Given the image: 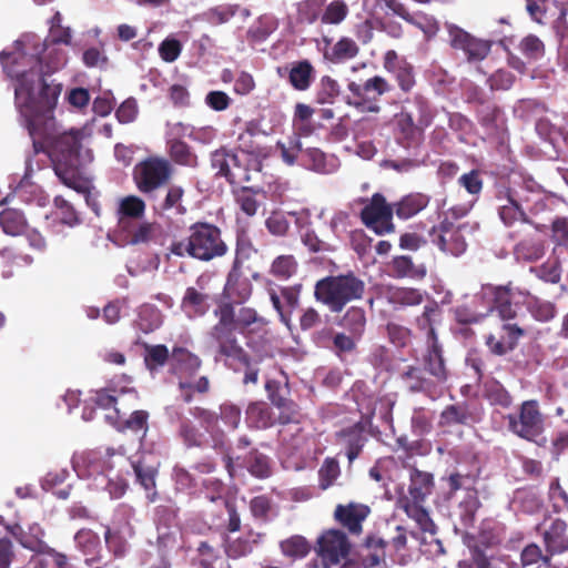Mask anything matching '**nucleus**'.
Listing matches in <instances>:
<instances>
[{
  "instance_id": "obj_11",
  "label": "nucleus",
  "mask_w": 568,
  "mask_h": 568,
  "mask_svg": "<svg viewBox=\"0 0 568 568\" xmlns=\"http://www.w3.org/2000/svg\"><path fill=\"white\" fill-rule=\"evenodd\" d=\"M409 498L400 499L402 507L409 517L418 521L424 530H427V525L430 524V519L419 504L432 493L433 476L429 473L412 469L409 471Z\"/></svg>"
},
{
  "instance_id": "obj_55",
  "label": "nucleus",
  "mask_w": 568,
  "mask_h": 568,
  "mask_svg": "<svg viewBox=\"0 0 568 568\" xmlns=\"http://www.w3.org/2000/svg\"><path fill=\"white\" fill-rule=\"evenodd\" d=\"M34 568H73L69 564L65 555L48 549L43 555H39Z\"/></svg>"
},
{
  "instance_id": "obj_9",
  "label": "nucleus",
  "mask_w": 568,
  "mask_h": 568,
  "mask_svg": "<svg viewBox=\"0 0 568 568\" xmlns=\"http://www.w3.org/2000/svg\"><path fill=\"white\" fill-rule=\"evenodd\" d=\"M392 89V84L382 75H374L362 83L349 81L347 104L362 113H378L381 97L390 92Z\"/></svg>"
},
{
  "instance_id": "obj_43",
  "label": "nucleus",
  "mask_w": 568,
  "mask_h": 568,
  "mask_svg": "<svg viewBox=\"0 0 568 568\" xmlns=\"http://www.w3.org/2000/svg\"><path fill=\"white\" fill-rule=\"evenodd\" d=\"M342 326L355 337H362L366 326L365 311L361 307H351L342 320Z\"/></svg>"
},
{
  "instance_id": "obj_49",
  "label": "nucleus",
  "mask_w": 568,
  "mask_h": 568,
  "mask_svg": "<svg viewBox=\"0 0 568 568\" xmlns=\"http://www.w3.org/2000/svg\"><path fill=\"white\" fill-rule=\"evenodd\" d=\"M347 14V4L343 0H334L325 7L321 20L325 24H339Z\"/></svg>"
},
{
  "instance_id": "obj_34",
  "label": "nucleus",
  "mask_w": 568,
  "mask_h": 568,
  "mask_svg": "<svg viewBox=\"0 0 568 568\" xmlns=\"http://www.w3.org/2000/svg\"><path fill=\"white\" fill-rule=\"evenodd\" d=\"M429 203V196L423 193H410L405 195L395 204L396 215L407 220L424 210Z\"/></svg>"
},
{
  "instance_id": "obj_62",
  "label": "nucleus",
  "mask_w": 568,
  "mask_h": 568,
  "mask_svg": "<svg viewBox=\"0 0 568 568\" xmlns=\"http://www.w3.org/2000/svg\"><path fill=\"white\" fill-rule=\"evenodd\" d=\"M247 420L258 428H265L271 424L268 408L261 403H252L246 409Z\"/></svg>"
},
{
  "instance_id": "obj_60",
  "label": "nucleus",
  "mask_w": 568,
  "mask_h": 568,
  "mask_svg": "<svg viewBox=\"0 0 568 568\" xmlns=\"http://www.w3.org/2000/svg\"><path fill=\"white\" fill-rule=\"evenodd\" d=\"M81 60H82V63L87 68H90V69H92V68L104 69L108 64V57L105 54L103 45L87 48L82 52Z\"/></svg>"
},
{
  "instance_id": "obj_18",
  "label": "nucleus",
  "mask_w": 568,
  "mask_h": 568,
  "mask_svg": "<svg viewBox=\"0 0 568 568\" xmlns=\"http://www.w3.org/2000/svg\"><path fill=\"white\" fill-rule=\"evenodd\" d=\"M362 220L376 234H385L393 231V209L386 204L383 195L374 194L371 202L362 210Z\"/></svg>"
},
{
  "instance_id": "obj_51",
  "label": "nucleus",
  "mask_w": 568,
  "mask_h": 568,
  "mask_svg": "<svg viewBox=\"0 0 568 568\" xmlns=\"http://www.w3.org/2000/svg\"><path fill=\"white\" fill-rule=\"evenodd\" d=\"M276 149L280 152L281 159L287 165H294L296 163L298 154L303 152L302 143L298 138H290L287 141H280L276 144Z\"/></svg>"
},
{
  "instance_id": "obj_25",
  "label": "nucleus",
  "mask_w": 568,
  "mask_h": 568,
  "mask_svg": "<svg viewBox=\"0 0 568 568\" xmlns=\"http://www.w3.org/2000/svg\"><path fill=\"white\" fill-rule=\"evenodd\" d=\"M8 530L24 548L37 551L40 555L50 549L42 540L44 531L38 524L30 525L28 531H24L19 524L8 527Z\"/></svg>"
},
{
  "instance_id": "obj_2",
  "label": "nucleus",
  "mask_w": 568,
  "mask_h": 568,
  "mask_svg": "<svg viewBox=\"0 0 568 568\" xmlns=\"http://www.w3.org/2000/svg\"><path fill=\"white\" fill-rule=\"evenodd\" d=\"M128 458L113 449L77 453L72 467L79 478L88 481L93 490L105 491L110 498H121L128 488L124 468Z\"/></svg>"
},
{
  "instance_id": "obj_50",
  "label": "nucleus",
  "mask_w": 568,
  "mask_h": 568,
  "mask_svg": "<svg viewBox=\"0 0 568 568\" xmlns=\"http://www.w3.org/2000/svg\"><path fill=\"white\" fill-rule=\"evenodd\" d=\"M310 548L308 541L302 536H293L281 542L283 554L292 558L305 557Z\"/></svg>"
},
{
  "instance_id": "obj_56",
  "label": "nucleus",
  "mask_w": 568,
  "mask_h": 568,
  "mask_svg": "<svg viewBox=\"0 0 568 568\" xmlns=\"http://www.w3.org/2000/svg\"><path fill=\"white\" fill-rule=\"evenodd\" d=\"M296 213H288L287 215L283 212H272L266 219L265 225L268 232L275 236H283L286 234L290 227L288 216H296Z\"/></svg>"
},
{
  "instance_id": "obj_38",
  "label": "nucleus",
  "mask_w": 568,
  "mask_h": 568,
  "mask_svg": "<svg viewBox=\"0 0 568 568\" xmlns=\"http://www.w3.org/2000/svg\"><path fill=\"white\" fill-rule=\"evenodd\" d=\"M0 225L3 232L11 236L22 234L27 230L23 213L17 209H4L0 212Z\"/></svg>"
},
{
  "instance_id": "obj_16",
  "label": "nucleus",
  "mask_w": 568,
  "mask_h": 568,
  "mask_svg": "<svg viewBox=\"0 0 568 568\" xmlns=\"http://www.w3.org/2000/svg\"><path fill=\"white\" fill-rule=\"evenodd\" d=\"M351 548V541L345 532L329 529L318 537L316 552L322 559L324 568H331L345 560Z\"/></svg>"
},
{
  "instance_id": "obj_32",
  "label": "nucleus",
  "mask_w": 568,
  "mask_h": 568,
  "mask_svg": "<svg viewBox=\"0 0 568 568\" xmlns=\"http://www.w3.org/2000/svg\"><path fill=\"white\" fill-rule=\"evenodd\" d=\"M120 407V422L118 425H113L118 429H130L134 433H142V436H145L148 430V419L149 413L146 410H134L128 418H124L126 412L134 406H130L126 402L124 406L118 405Z\"/></svg>"
},
{
  "instance_id": "obj_44",
  "label": "nucleus",
  "mask_w": 568,
  "mask_h": 568,
  "mask_svg": "<svg viewBox=\"0 0 568 568\" xmlns=\"http://www.w3.org/2000/svg\"><path fill=\"white\" fill-rule=\"evenodd\" d=\"M342 437L344 439L347 459L349 463H353L365 445L366 437L358 428L343 432Z\"/></svg>"
},
{
  "instance_id": "obj_36",
  "label": "nucleus",
  "mask_w": 568,
  "mask_h": 568,
  "mask_svg": "<svg viewBox=\"0 0 568 568\" xmlns=\"http://www.w3.org/2000/svg\"><path fill=\"white\" fill-rule=\"evenodd\" d=\"M290 83L298 91H305L314 80V69L307 60L292 64L288 74Z\"/></svg>"
},
{
  "instance_id": "obj_7",
  "label": "nucleus",
  "mask_w": 568,
  "mask_h": 568,
  "mask_svg": "<svg viewBox=\"0 0 568 568\" xmlns=\"http://www.w3.org/2000/svg\"><path fill=\"white\" fill-rule=\"evenodd\" d=\"M130 406H136L139 402V395L133 388H121V389H100L90 393V396L83 402L82 419L90 422L94 418L93 405L100 409L108 410L104 418L111 425H118L120 422V407L124 406L125 403Z\"/></svg>"
},
{
  "instance_id": "obj_14",
  "label": "nucleus",
  "mask_w": 568,
  "mask_h": 568,
  "mask_svg": "<svg viewBox=\"0 0 568 568\" xmlns=\"http://www.w3.org/2000/svg\"><path fill=\"white\" fill-rule=\"evenodd\" d=\"M387 528L390 532L394 531L389 537L369 535L363 544V560L372 568H376L384 560L387 546H392L395 550H400L406 545V529L403 526L395 525L392 527L388 525Z\"/></svg>"
},
{
  "instance_id": "obj_40",
  "label": "nucleus",
  "mask_w": 568,
  "mask_h": 568,
  "mask_svg": "<svg viewBox=\"0 0 568 568\" xmlns=\"http://www.w3.org/2000/svg\"><path fill=\"white\" fill-rule=\"evenodd\" d=\"M163 322L161 312L151 304H144L139 308L136 326L144 333L153 332Z\"/></svg>"
},
{
  "instance_id": "obj_13",
  "label": "nucleus",
  "mask_w": 568,
  "mask_h": 568,
  "mask_svg": "<svg viewBox=\"0 0 568 568\" xmlns=\"http://www.w3.org/2000/svg\"><path fill=\"white\" fill-rule=\"evenodd\" d=\"M171 174L172 170L169 161L160 158H149L135 165L133 179L141 192L149 193L165 184Z\"/></svg>"
},
{
  "instance_id": "obj_35",
  "label": "nucleus",
  "mask_w": 568,
  "mask_h": 568,
  "mask_svg": "<svg viewBox=\"0 0 568 568\" xmlns=\"http://www.w3.org/2000/svg\"><path fill=\"white\" fill-rule=\"evenodd\" d=\"M515 294L519 298V303L526 304L528 311L537 321L547 322L554 317L555 310L550 302L541 301L528 293L515 292Z\"/></svg>"
},
{
  "instance_id": "obj_1",
  "label": "nucleus",
  "mask_w": 568,
  "mask_h": 568,
  "mask_svg": "<svg viewBox=\"0 0 568 568\" xmlns=\"http://www.w3.org/2000/svg\"><path fill=\"white\" fill-rule=\"evenodd\" d=\"M71 41L69 27L49 29L47 38L27 32L1 52L0 61L14 88L20 122L28 130L36 151L45 150L61 182L83 194L94 213L100 215L99 205L91 200L93 185L87 171L93 154L83 144L84 136L91 135V131L87 128L61 131L53 116L60 88L45 79V74L67 65L69 55L62 44L71 45Z\"/></svg>"
},
{
  "instance_id": "obj_41",
  "label": "nucleus",
  "mask_w": 568,
  "mask_h": 568,
  "mask_svg": "<svg viewBox=\"0 0 568 568\" xmlns=\"http://www.w3.org/2000/svg\"><path fill=\"white\" fill-rule=\"evenodd\" d=\"M211 163L212 168L216 170V174L226 179L232 176V168L239 165L237 156L226 149L214 151L211 155Z\"/></svg>"
},
{
  "instance_id": "obj_48",
  "label": "nucleus",
  "mask_w": 568,
  "mask_h": 568,
  "mask_svg": "<svg viewBox=\"0 0 568 568\" xmlns=\"http://www.w3.org/2000/svg\"><path fill=\"white\" fill-rule=\"evenodd\" d=\"M170 154L179 164L192 168L197 165V156L191 152L186 143L180 140H173L171 142Z\"/></svg>"
},
{
  "instance_id": "obj_12",
  "label": "nucleus",
  "mask_w": 568,
  "mask_h": 568,
  "mask_svg": "<svg viewBox=\"0 0 568 568\" xmlns=\"http://www.w3.org/2000/svg\"><path fill=\"white\" fill-rule=\"evenodd\" d=\"M506 418L508 429L526 440L534 442L544 433L545 419L537 400H525L518 414H509Z\"/></svg>"
},
{
  "instance_id": "obj_8",
  "label": "nucleus",
  "mask_w": 568,
  "mask_h": 568,
  "mask_svg": "<svg viewBox=\"0 0 568 568\" xmlns=\"http://www.w3.org/2000/svg\"><path fill=\"white\" fill-rule=\"evenodd\" d=\"M171 362L185 402L191 400L194 392L205 393L209 389V379L205 376L195 378L201 366V359L196 355L176 347L172 352Z\"/></svg>"
},
{
  "instance_id": "obj_28",
  "label": "nucleus",
  "mask_w": 568,
  "mask_h": 568,
  "mask_svg": "<svg viewBox=\"0 0 568 568\" xmlns=\"http://www.w3.org/2000/svg\"><path fill=\"white\" fill-rule=\"evenodd\" d=\"M301 163L306 169L321 174H329L337 169L336 159L332 155H326L316 148L304 150L301 155Z\"/></svg>"
},
{
  "instance_id": "obj_46",
  "label": "nucleus",
  "mask_w": 568,
  "mask_h": 568,
  "mask_svg": "<svg viewBox=\"0 0 568 568\" xmlns=\"http://www.w3.org/2000/svg\"><path fill=\"white\" fill-rule=\"evenodd\" d=\"M469 420V413L465 405H449L440 414V426L465 425Z\"/></svg>"
},
{
  "instance_id": "obj_3",
  "label": "nucleus",
  "mask_w": 568,
  "mask_h": 568,
  "mask_svg": "<svg viewBox=\"0 0 568 568\" xmlns=\"http://www.w3.org/2000/svg\"><path fill=\"white\" fill-rule=\"evenodd\" d=\"M217 324L210 332L211 347L216 351V359L226 357V361L237 359L244 362L246 353L237 343L234 332L252 333L266 325L264 317L247 306L235 307L231 303L222 304L216 311Z\"/></svg>"
},
{
  "instance_id": "obj_21",
  "label": "nucleus",
  "mask_w": 568,
  "mask_h": 568,
  "mask_svg": "<svg viewBox=\"0 0 568 568\" xmlns=\"http://www.w3.org/2000/svg\"><path fill=\"white\" fill-rule=\"evenodd\" d=\"M371 509L364 504L349 503L337 505L334 511L335 519L352 534L362 532V524L369 515Z\"/></svg>"
},
{
  "instance_id": "obj_47",
  "label": "nucleus",
  "mask_w": 568,
  "mask_h": 568,
  "mask_svg": "<svg viewBox=\"0 0 568 568\" xmlns=\"http://www.w3.org/2000/svg\"><path fill=\"white\" fill-rule=\"evenodd\" d=\"M358 53V47L354 40L349 38L339 39L329 53V60L333 62H343L353 59Z\"/></svg>"
},
{
  "instance_id": "obj_58",
  "label": "nucleus",
  "mask_w": 568,
  "mask_h": 568,
  "mask_svg": "<svg viewBox=\"0 0 568 568\" xmlns=\"http://www.w3.org/2000/svg\"><path fill=\"white\" fill-rule=\"evenodd\" d=\"M235 200L241 211L247 216L256 214L260 203L256 199V193L253 190L248 187L239 190L235 194Z\"/></svg>"
},
{
  "instance_id": "obj_42",
  "label": "nucleus",
  "mask_w": 568,
  "mask_h": 568,
  "mask_svg": "<svg viewBox=\"0 0 568 568\" xmlns=\"http://www.w3.org/2000/svg\"><path fill=\"white\" fill-rule=\"evenodd\" d=\"M173 131L176 134L189 136L203 144L211 143L216 136V131L212 126L194 128L183 123H175L173 125Z\"/></svg>"
},
{
  "instance_id": "obj_10",
  "label": "nucleus",
  "mask_w": 568,
  "mask_h": 568,
  "mask_svg": "<svg viewBox=\"0 0 568 568\" xmlns=\"http://www.w3.org/2000/svg\"><path fill=\"white\" fill-rule=\"evenodd\" d=\"M476 310H484L485 317L494 310L498 311L503 320H511L516 316V310L513 304L518 305L515 291L506 286L483 285L470 301Z\"/></svg>"
},
{
  "instance_id": "obj_53",
  "label": "nucleus",
  "mask_w": 568,
  "mask_h": 568,
  "mask_svg": "<svg viewBox=\"0 0 568 568\" xmlns=\"http://www.w3.org/2000/svg\"><path fill=\"white\" fill-rule=\"evenodd\" d=\"M247 470L257 478H266L271 474V465L268 457L254 450L247 459Z\"/></svg>"
},
{
  "instance_id": "obj_20",
  "label": "nucleus",
  "mask_w": 568,
  "mask_h": 568,
  "mask_svg": "<svg viewBox=\"0 0 568 568\" xmlns=\"http://www.w3.org/2000/svg\"><path fill=\"white\" fill-rule=\"evenodd\" d=\"M301 285L285 286L277 293L270 290V300L277 312L281 322L291 328L292 313L298 307L300 304Z\"/></svg>"
},
{
  "instance_id": "obj_57",
  "label": "nucleus",
  "mask_w": 568,
  "mask_h": 568,
  "mask_svg": "<svg viewBox=\"0 0 568 568\" xmlns=\"http://www.w3.org/2000/svg\"><path fill=\"white\" fill-rule=\"evenodd\" d=\"M169 358V349L164 345H146L144 362L149 369L153 371L163 366Z\"/></svg>"
},
{
  "instance_id": "obj_59",
  "label": "nucleus",
  "mask_w": 568,
  "mask_h": 568,
  "mask_svg": "<svg viewBox=\"0 0 568 568\" xmlns=\"http://www.w3.org/2000/svg\"><path fill=\"white\" fill-rule=\"evenodd\" d=\"M326 0H303L297 4L298 16L308 23L315 22L323 11Z\"/></svg>"
},
{
  "instance_id": "obj_63",
  "label": "nucleus",
  "mask_w": 568,
  "mask_h": 568,
  "mask_svg": "<svg viewBox=\"0 0 568 568\" xmlns=\"http://www.w3.org/2000/svg\"><path fill=\"white\" fill-rule=\"evenodd\" d=\"M393 266L395 273L400 277H423L426 274V270L424 267H415L412 258L408 256L396 257L393 262Z\"/></svg>"
},
{
  "instance_id": "obj_33",
  "label": "nucleus",
  "mask_w": 568,
  "mask_h": 568,
  "mask_svg": "<svg viewBox=\"0 0 568 568\" xmlns=\"http://www.w3.org/2000/svg\"><path fill=\"white\" fill-rule=\"evenodd\" d=\"M567 525L564 520L556 519L544 532V541L549 552H562L568 550V537L565 535Z\"/></svg>"
},
{
  "instance_id": "obj_30",
  "label": "nucleus",
  "mask_w": 568,
  "mask_h": 568,
  "mask_svg": "<svg viewBox=\"0 0 568 568\" xmlns=\"http://www.w3.org/2000/svg\"><path fill=\"white\" fill-rule=\"evenodd\" d=\"M426 293L413 287H389L386 298L395 307L416 306L424 302Z\"/></svg>"
},
{
  "instance_id": "obj_17",
  "label": "nucleus",
  "mask_w": 568,
  "mask_h": 568,
  "mask_svg": "<svg viewBox=\"0 0 568 568\" xmlns=\"http://www.w3.org/2000/svg\"><path fill=\"white\" fill-rule=\"evenodd\" d=\"M445 27L449 36L450 45L456 50H462L468 61H480L489 53L490 43L488 41L474 38L453 23H446Z\"/></svg>"
},
{
  "instance_id": "obj_6",
  "label": "nucleus",
  "mask_w": 568,
  "mask_h": 568,
  "mask_svg": "<svg viewBox=\"0 0 568 568\" xmlns=\"http://www.w3.org/2000/svg\"><path fill=\"white\" fill-rule=\"evenodd\" d=\"M364 290L365 283L348 273L320 280L315 285L314 296L331 312L339 313L347 303L362 298Z\"/></svg>"
},
{
  "instance_id": "obj_31",
  "label": "nucleus",
  "mask_w": 568,
  "mask_h": 568,
  "mask_svg": "<svg viewBox=\"0 0 568 568\" xmlns=\"http://www.w3.org/2000/svg\"><path fill=\"white\" fill-rule=\"evenodd\" d=\"M181 310L189 318L202 316L209 310V297L194 287H187L181 302Z\"/></svg>"
},
{
  "instance_id": "obj_39",
  "label": "nucleus",
  "mask_w": 568,
  "mask_h": 568,
  "mask_svg": "<svg viewBox=\"0 0 568 568\" xmlns=\"http://www.w3.org/2000/svg\"><path fill=\"white\" fill-rule=\"evenodd\" d=\"M261 534L250 532L245 537L227 539L225 551L231 558L244 557L253 551L254 546L260 541Z\"/></svg>"
},
{
  "instance_id": "obj_45",
  "label": "nucleus",
  "mask_w": 568,
  "mask_h": 568,
  "mask_svg": "<svg viewBox=\"0 0 568 568\" xmlns=\"http://www.w3.org/2000/svg\"><path fill=\"white\" fill-rule=\"evenodd\" d=\"M297 271V262L293 255H280L271 265V274L278 280L286 281Z\"/></svg>"
},
{
  "instance_id": "obj_27",
  "label": "nucleus",
  "mask_w": 568,
  "mask_h": 568,
  "mask_svg": "<svg viewBox=\"0 0 568 568\" xmlns=\"http://www.w3.org/2000/svg\"><path fill=\"white\" fill-rule=\"evenodd\" d=\"M393 10L402 19L418 28L426 39L434 38L439 31V23L433 16L423 12L410 13L402 4H396Z\"/></svg>"
},
{
  "instance_id": "obj_61",
  "label": "nucleus",
  "mask_w": 568,
  "mask_h": 568,
  "mask_svg": "<svg viewBox=\"0 0 568 568\" xmlns=\"http://www.w3.org/2000/svg\"><path fill=\"white\" fill-rule=\"evenodd\" d=\"M519 49L521 53L530 60H538L545 53L542 41L534 34L525 37L519 43Z\"/></svg>"
},
{
  "instance_id": "obj_24",
  "label": "nucleus",
  "mask_w": 568,
  "mask_h": 568,
  "mask_svg": "<svg viewBox=\"0 0 568 568\" xmlns=\"http://www.w3.org/2000/svg\"><path fill=\"white\" fill-rule=\"evenodd\" d=\"M74 546L84 557L88 566L97 564L101 559V540L98 534L91 529H80L74 535Z\"/></svg>"
},
{
  "instance_id": "obj_22",
  "label": "nucleus",
  "mask_w": 568,
  "mask_h": 568,
  "mask_svg": "<svg viewBox=\"0 0 568 568\" xmlns=\"http://www.w3.org/2000/svg\"><path fill=\"white\" fill-rule=\"evenodd\" d=\"M402 379L406 388L412 393H425L432 399H435L443 393L440 384L435 379H428L424 372L418 367H408L402 374Z\"/></svg>"
},
{
  "instance_id": "obj_26",
  "label": "nucleus",
  "mask_w": 568,
  "mask_h": 568,
  "mask_svg": "<svg viewBox=\"0 0 568 568\" xmlns=\"http://www.w3.org/2000/svg\"><path fill=\"white\" fill-rule=\"evenodd\" d=\"M237 260L234 261L233 270L227 276L224 286V295L232 303L241 304L248 300L252 294V284L246 277H241L236 272Z\"/></svg>"
},
{
  "instance_id": "obj_64",
  "label": "nucleus",
  "mask_w": 568,
  "mask_h": 568,
  "mask_svg": "<svg viewBox=\"0 0 568 568\" xmlns=\"http://www.w3.org/2000/svg\"><path fill=\"white\" fill-rule=\"evenodd\" d=\"M454 313L457 322L462 324L478 323L485 317V311L476 310L471 302L457 306Z\"/></svg>"
},
{
  "instance_id": "obj_37",
  "label": "nucleus",
  "mask_w": 568,
  "mask_h": 568,
  "mask_svg": "<svg viewBox=\"0 0 568 568\" xmlns=\"http://www.w3.org/2000/svg\"><path fill=\"white\" fill-rule=\"evenodd\" d=\"M155 227L152 223L142 220L132 224L130 231H121L118 235L124 244L136 245L149 242L152 239Z\"/></svg>"
},
{
  "instance_id": "obj_4",
  "label": "nucleus",
  "mask_w": 568,
  "mask_h": 568,
  "mask_svg": "<svg viewBox=\"0 0 568 568\" xmlns=\"http://www.w3.org/2000/svg\"><path fill=\"white\" fill-rule=\"evenodd\" d=\"M559 202V197L547 193L532 179H521V182L500 186L496 193L497 212L506 226L528 222L526 211L539 214Z\"/></svg>"
},
{
  "instance_id": "obj_19",
  "label": "nucleus",
  "mask_w": 568,
  "mask_h": 568,
  "mask_svg": "<svg viewBox=\"0 0 568 568\" xmlns=\"http://www.w3.org/2000/svg\"><path fill=\"white\" fill-rule=\"evenodd\" d=\"M145 203L135 195H128L118 201L116 205V233L130 231L132 224L143 220Z\"/></svg>"
},
{
  "instance_id": "obj_5",
  "label": "nucleus",
  "mask_w": 568,
  "mask_h": 568,
  "mask_svg": "<svg viewBox=\"0 0 568 568\" xmlns=\"http://www.w3.org/2000/svg\"><path fill=\"white\" fill-rule=\"evenodd\" d=\"M227 246L221 237V231L209 223H196L190 227L187 240L171 245L176 256L190 255L200 261H211L223 256Z\"/></svg>"
},
{
  "instance_id": "obj_52",
  "label": "nucleus",
  "mask_w": 568,
  "mask_h": 568,
  "mask_svg": "<svg viewBox=\"0 0 568 568\" xmlns=\"http://www.w3.org/2000/svg\"><path fill=\"white\" fill-rule=\"evenodd\" d=\"M184 191L181 186L172 185L169 187L162 210L168 213L181 215L184 214L186 209L182 205V196Z\"/></svg>"
},
{
  "instance_id": "obj_23",
  "label": "nucleus",
  "mask_w": 568,
  "mask_h": 568,
  "mask_svg": "<svg viewBox=\"0 0 568 568\" xmlns=\"http://www.w3.org/2000/svg\"><path fill=\"white\" fill-rule=\"evenodd\" d=\"M425 369L440 385L447 381L448 373L445 368L442 346L438 343L437 335L430 331V342L427 343V354L424 358Z\"/></svg>"
},
{
  "instance_id": "obj_15",
  "label": "nucleus",
  "mask_w": 568,
  "mask_h": 568,
  "mask_svg": "<svg viewBox=\"0 0 568 568\" xmlns=\"http://www.w3.org/2000/svg\"><path fill=\"white\" fill-rule=\"evenodd\" d=\"M465 224L455 225L446 216L438 225L429 231V241L439 251L452 256H460L467 248V243L462 234Z\"/></svg>"
},
{
  "instance_id": "obj_29",
  "label": "nucleus",
  "mask_w": 568,
  "mask_h": 568,
  "mask_svg": "<svg viewBox=\"0 0 568 568\" xmlns=\"http://www.w3.org/2000/svg\"><path fill=\"white\" fill-rule=\"evenodd\" d=\"M131 467L134 470L136 481L145 489L146 497L150 501L155 500V476L158 474L156 465L149 463L146 457L133 460Z\"/></svg>"
},
{
  "instance_id": "obj_54",
  "label": "nucleus",
  "mask_w": 568,
  "mask_h": 568,
  "mask_svg": "<svg viewBox=\"0 0 568 568\" xmlns=\"http://www.w3.org/2000/svg\"><path fill=\"white\" fill-rule=\"evenodd\" d=\"M538 134L545 140L556 143L560 136L568 139L566 132L558 123H552L548 118H540L536 123Z\"/></svg>"
}]
</instances>
